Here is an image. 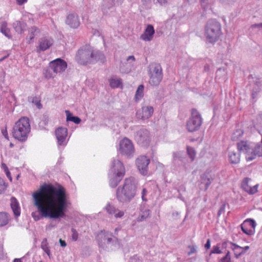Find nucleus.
<instances>
[{"label":"nucleus","instance_id":"obj_12","mask_svg":"<svg viewBox=\"0 0 262 262\" xmlns=\"http://www.w3.org/2000/svg\"><path fill=\"white\" fill-rule=\"evenodd\" d=\"M119 146V151L123 155L130 156L134 152L132 142L126 138H124L120 142Z\"/></svg>","mask_w":262,"mask_h":262},{"label":"nucleus","instance_id":"obj_42","mask_svg":"<svg viewBox=\"0 0 262 262\" xmlns=\"http://www.w3.org/2000/svg\"><path fill=\"white\" fill-rule=\"evenodd\" d=\"M201 5L204 10L210 8L212 2V0H200Z\"/></svg>","mask_w":262,"mask_h":262},{"label":"nucleus","instance_id":"obj_61","mask_svg":"<svg viewBox=\"0 0 262 262\" xmlns=\"http://www.w3.org/2000/svg\"><path fill=\"white\" fill-rule=\"evenodd\" d=\"M130 60H132V61H135V57L133 55L129 56L127 58V60L129 61Z\"/></svg>","mask_w":262,"mask_h":262},{"label":"nucleus","instance_id":"obj_27","mask_svg":"<svg viewBox=\"0 0 262 262\" xmlns=\"http://www.w3.org/2000/svg\"><path fill=\"white\" fill-rule=\"evenodd\" d=\"M10 206L15 217H18L20 214V207L17 200L14 197L10 199Z\"/></svg>","mask_w":262,"mask_h":262},{"label":"nucleus","instance_id":"obj_4","mask_svg":"<svg viewBox=\"0 0 262 262\" xmlns=\"http://www.w3.org/2000/svg\"><path fill=\"white\" fill-rule=\"evenodd\" d=\"M221 25L216 20L209 19L205 27V37L206 41L209 43L217 41L222 35Z\"/></svg>","mask_w":262,"mask_h":262},{"label":"nucleus","instance_id":"obj_17","mask_svg":"<svg viewBox=\"0 0 262 262\" xmlns=\"http://www.w3.org/2000/svg\"><path fill=\"white\" fill-rule=\"evenodd\" d=\"M66 24L73 29L77 28L80 24L78 15L76 13H71L67 15Z\"/></svg>","mask_w":262,"mask_h":262},{"label":"nucleus","instance_id":"obj_47","mask_svg":"<svg viewBox=\"0 0 262 262\" xmlns=\"http://www.w3.org/2000/svg\"><path fill=\"white\" fill-rule=\"evenodd\" d=\"M221 262H231L229 251H228L225 256L221 258Z\"/></svg>","mask_w":262,"mask_h":262},{"label":"nucleus","instance_id":"obj_57","mask_svg":"<svg viewBox=\"0 0 262 262\" xmlns=\"http://www.w3.org/2000/svg\"><path fill=\"white\" fill-rule=\"evenodd\" d=\"M5 172H6V176L10 180H12V178L11 177V173L10 172V171L8 170V168L6 167V169H5Z\"/></svg>","mask_w":262,"mask_h":262},{"label":"nucleus","instance_id":"obj_44","mask_svg":"<svg viewBox=\"0 0 262 262\" xmlns=\"http://www.w3.org/2000/svg\"><path fill=\"white\" fill-rule=\"evenodd\" d=\"M7 187V184L0 178V194L4 193Z\"/></svg>","mask_w":262,"mask_h":262},{"label":"nucleus","instance_id":"obj_18","mask_svg":"<svg viewBox=\"0 0 262 262\" xmlns=\"http://www.w3.org/2000/svg\"><path fill=\"white\" fill-rule=\"evenodd\" d=\"M58 144L59 145L66 144L65 140L67 136L68 130L66 128L59 127L55 131Z\"/></svg>","mask_w":262,"mask_h":262},{"label":"nucleus","instance_id":"obj_21","mask_svg":"<svg viewBox=\"0 0 262 262\" xmlns=\"http://www.w3.org/2000/svg\"><path fill=\"white\" fill-rule=\"evenodd\" d=\"M105 209L110 215H114L116 219L121 218L124 215V212L123 211L116 209L110 203L107 204Z\"/></svg>","mask_w":262,"mask_h":262},{"label":"nucleus","instance_id":"obj_11","mask_svg":"<svg viewBox=\"0 0 262 262\" xmlns=\"http://www.w3.org/2000/svg\"><path fill=\"white\" fill-rule=\"evenodd\" d=\"M67 63L61 58H57L50 62L49 68L55 74L63 72L67 68Z\"/></svg>","mask_w":262,"mask_h":262},{"label":"nucleus","instance_id":"obj_28","mask_svg":"<svg viewBox=\"0 0 262 262\" xmlns=\"http://www.w3.org/2000/svg\"><path fill=\"white\" fill-rule=\"evenodd\" d=\"M229 160L232 164H237L240 161V155L238 152L230 151L228 154Z\"/></svg>","mask_w":262,"mask_h":262},{"label":"nucleus","instance_id":"obj_15","mask_svg":"<svg viewBox=\"0 0 262 262\" xmlns=\"http://www.w3.org/2000/svg\"><path fill=\"white\" fill-rule=\"evenodd\" d=\"M110 172L119 175H125V168L120 160L116 158L113 160Z\"/></svg>","mask_w":262,"mask_h":262},{"label":"nucleus","instance_id":"obj_45","mask_svg":"<svg viewBox=\"0 0 262 262\" xmlns=\"http://www.w3.org/2000/svg\"><path fill=\"white\" fill-rule=\"evenodd\" d=\"M71 232H72V239L73 241H77L78 240V232L77 231V230L72 228L71 229Z\"/></svg>","mask_w":262,"mask_h":262},{"label":"nucleus","instance_id":"obj_7","mask_svg":"<svg viewBox=\"0 0 262 262\" xmlns=\"http://www.w3.org/2000/svg\"><path fill=\"white\" fill-rule=\"evenodd\" d=\"M113 236L112 233L109 231L101 230L99 232L96 236V240L99 247L104 249L108 248L117 240L116 237Z\"/></svg>","mask_w":262,"mask_h":262},{"label":"nucleus","instance_id":"obj_53","mask_svg":"<svg viewBox=\"0 0 262 262\" xmlns=\"http://www.w3.org/2000/svg\"><path fill=\"white\" fill-rule=\"evenodd\" d=\"M251 28L252 29H253V28H262V23L253 24V25H251Z\"/></svg>","mask_w":262,"mask_h":262},{"label":"nucleus","instance_id":"obj_5","mask_svg":"<svg viewBox=\"0 0 262 262\" xmlns=\"http://www.w3.org/2000/svg\"><path fill=\"white\" fill-rule=\"evenodd\" d=\"M237 148L241 152L246 155V159L247 161H252L255 159L257 155H261L262 148L261 146H256L253 147L250 142L247 141H241L237 143Z\"/></svg>","mask_w":262,"mask_h":262},{"label":"nucleus","instance_id":"obj_34","mask_svg":"<svg viewBox=\"0 0 262 262\" xmlns=\"http://www.w3.org/2000/svg\"><path fill=\"white\" fill-rule=\"evenodd\" d=\"M213 179L209 178L207 174H204L201 177V183L204 184L205 186V190H206L211 184Z\"/></svg>","mask_w":262,"mask_h":262},{"label":"nucleus","instance_id":"obj_55","mask_svg":"<svg viewBox=\"0 0 262 262\" xmlns=\"http://www.w3.org/2000/svg\"><path fill=\"white\" fill-rule=\"evenodd\" d=\"M205 248L206 249H208L210 248V239H207L206 243L205 245Z\"/></svg>","mask_w":262,"mask_h":262},{"label":"nucleus","instance_id":"obj_30","mask_svg":"<svg viewBox=\"0 0 262 262\" xmlns=\"http://www.w3.org/2000/svg\"><path fill=\"white\" fill-rule=\"evenodd\" d=\"M230 244L231 245V248L233 251L234 255L236 258H239L242 254L245 253L243 247L233 243H230Z\"/></svg>","mask_w":262,"mask_h":262},{"label":"nucleus","instance_id":"obj_48","mask_svg":"<svg viewBox=\"0 0 262 262\" xmlns=\"http://www.w3.org/2000/svg\"><path fill=\"white\" fill-rule=\"evenodd\" d=\"M222 253V251L220 249V247L217 246H213L212 249L210 252V254H220Z\"/></svg>","mask_w":262,"mask_h":262},{"label":"nucleus","instance_id":"obj_54","mask_svg":"<svg viewBox=\"0 0 262 262\" xmlns=\"http://www.w3.org/2000/svg\"><path fill=\"white\" fill-rule=\"evenodd\" d=\"M4 256L3 245L0 243V258Z\"/></svg>","mask_w":262,"mask_h":262},{"label":"nucleus","instance_id":"obj_20","mask_svg":"<svg viewBox=\"0 0 262 262\" xmlns=\"http://www.w3.org/2000/svg\"><path fill=\"white\" fill-rule=\"evenodd\" d=\"M155 32L153 26L148 25L144 33L141 35L140 39L145 41H150L152 40Z\"/></svg>","mask_w":262,"mask_h":262},{"label":"nucleus","instance_id":"obj_52","mask_svg":"<svg viewBox=\"0 0 262 262\" xmlns=\"http://www.w3.org/2000/svg\"><path fill=\"white\" fill-rule=\"evenodd\" d=\"M225 209V204H223L222 206L220 207V209H219V210L218 211V213H217L218 216L221 215V214L223 212H224Z\"/></svg>","mask_w":262,"mask_h":262},{"label":"nucleus","instance_id":"obj_40","mask_svg":"<svg viewBox=\"0 0 262 262\" xmlns=\"http://www.w3.org/2000/svg\"><path fill=\"white\" fill-rule=\"evenodd\" d=\"M121 84V79H111L110 80V85L112 88H118Z\"/></svg>","mask_w":262,"mask_h":262},{"label":"nucleus","instance_id":"obj_43","mask_svg":"<svg viewBox=\"0 0 262 262\" xmlns=\"http://www.w3.org/2000/svg\"><path fill=\"white\" fill-rule=\"evenodd\" d=\"M43 74L45 77L48 79L53 78L56 75L53 73V71L49 67L48 69L46 70L45 72L43 73Z\"/></svg>","mask_w":262,"mask_h":262},{"label":"nucleus","instance_id":"obj_32","mask_svg":"<svg viewBox=\"0 0 262 262\" xmlns=\"http://www.w3.org/2000/svg\"><path fill=\"white\" fill-rule=\"evenodd\" d=\"M10 215L6 212H0V227L6 225L10 220Z\"/></svg>","mask_w":262,"mask_h":262},{"label":"nucleus","instance_id":"obj_51","mask_svg":"<svg viewBox=\"0 0 262 262\" xmlns=\"http://www.w3.org/2000/svg\"><path fill=\"white\" fill-rule=\"evenodd\" d=\"M220 1L224 4H231L234 3L235 0H220Z\"/></svg>","mask_w":262,"mask_h":262},{"label":"nucleus","instance_id":"obj_24","mask_svg":"<svg viewBox=\"0 0 262 262\" xmlns=\"http://www.w3.org/2000/svg\"><path fill=\"white\" fill-rule=\"evenodd\" d=\"M123 0H104L102 5V9L104 12H107V10L112 8L113 7L119 6Z\"/></svg>","mask_w":262,"mask_h":262},{"label":"nucleus","instance_id":"obj_6","mask_svg":"<svg viewBox=\"0 0 262 262\" xmlns=\"http://www.w3.org/2000/svg\"><path fill=\"white\" fill-rule=\"evenodd\" d=\"M203 119L201 114L195 108L191 110V116L186 123V128L189 132H193L198 130L201 126Z\"/></svg>","mask_w":262,"mask_h":262},{"label":"nucleus","instance_id":"obj_36","mask_svg":"<svg viewBox=\"0 0 262 262\" xmlns=\"http://www.w3.org/2000/svg\"><path fill=\"white\" fill-rule=\"evenodd\" d=\"M13 26L18 33H21L25 29V25L19 21L13 23Z\"/></svg>","mask_w":262,"mask_h":262},{"label":"nucleus","instance_id":"obj_56","mask_svg":"<svg viewBox=\"0 0 262 262\" xmlns=\"http://www.w3.org/2000/svg\"><path fill=\"white\" fill-rule=\"evenodd\" d=\"M137 259H138V257L137 256H134L130 258V262H140L139 259L137 260Z\"/></svg>","mask_w":262,"mask_h":262},{"label":"nucleus","instance_id":"obj_9","mask_svg":"<svg viewBox=\"0 0 262 262\" xmlns=\"http://www.w3.org/2000/svg\"><path fill=\"white\" fill-rule=\"evenodd\" d=\"M152 70H150L149 82L151 85L157 86L161 81L163 78L162 69L159 64H154L151 66Z\"/></svg>","mask_w":262,"mask_h":262},{"label":"nucleus","instance_id":"obj_33","mask_svg":"<svg viewBox=\"0 0 262 262\" xmlns=\"http://www.w3.org/2000/svg\"><path fill=\"white\" fill-rule=\"evenodd\" d=\"M65 113L67 115V121H72L76 124H79L81 122V119L79 117L73 116L69 111L66 110Z\"/></svg>","mask_w":262,"mask_h":262},{"label":"nucleus","instance_id":"obj_64","mask_svg":"<svg viewBox=\"0 0 262 262\" xmlns=\"http://www.w3.org/2000/svg\"><path fill=\"white\" fill-rule=\"evenodd\" d=\"M13 262H22L19 258H15L13 260Z\"/></svg>","mask_w":262,"mask_h":262},{"label":"nucleus","instance_id":"obj_25","mask_svg":"<svg viewBox=\"0 0 262 262\" xmlns=\"http://www.w3.org/2000/svg\"><path fill=\"white\" fill-rule=\"evenodd\" d=\"M251 180L248 178H245L242 183L243 188L249 194H254L257 191V185L251 186L249 185V182Z\"/></svg>","mask_w":262,"mask_h":262},{"label":"nucleus","instance_id":"obj_26","mask_svg":"<svg viewBox=\"0 0 262 262\" xmlns=\"http://www.w3.org/2000/svg\"><path fill=\"white\" fill-rule=\"evenodd\" d=\"M124 176L119 175L116 173L110 172V185L112 188L116 187L121 181Z\"/></svg>","mask_w":262,"mask_h":262},{"label":"nucleus","instance_id":"obj_29","mask_svg":"<svg viewBox=\"0 0 262 262\" xmlns=\"http://www.w3.org/2000/svg\"><path fill=\"white\" fill-rule=\"evenodd\" d=\"M39 33V30L36 27L33 26L29 29V33L26 37V40L30 43V41Z\"/></svg>","mask_w":262,"mask_h":262},{"label":"nucleus","instance_id":"obj_63","mask_svg":"<svg viewBox=\"0 0 262 262\" xmlns=\"http://www.w3.org/2000/svg\"><path fill=\"white\" fill-rule=\"evenodd\" d=\"M243 250L245 251V253L249 249V246H247L244 247H243Z\"/></svg>","mask_w":262,"mask_h":262},{"label":"nucleus","instance_id":"obj_13","mask_svg":"<svg viewBox=\"0 0 262 262\" xmlns=\"http://www.w3.org/2000/svg\"><path fill=\"white\" fill-rule=\"evenodd\" d=\"M150 163V159L145 156H141L136 160V165L140 172L144 176L148 173V165Z\"/></svg>","mask_w":262,"mask_h":262},{"label":"nucleus","instance_id":"obj_1","mask_svg":"<svg viewBox=\"0 0 262 262\" xmlns=\"http://www.w3.org/2000/svg\"><path fill=\"white\" fill-rule=\"evenodd\" d=\"M34 205L42 217L58 219L66 216L68 201L65 188L44 184L32 195Z\"/></svg>","mask_w":262,"mask_h":262},{"label":"nucleus","instance_id":"obj_19","mask_svg":"<svg viewBox=\"0 0 262 262\" xmlns=\"http://www.w3.org/2000/svg\"><path fill=\"white\" fill-rule=\"evenodd\" d=\"M92 53V63L100 61L101 63H104L106 61V57L104 54L98 50H93L91 48Z\"/></svg>","mask_w":262,"mask_h":262},{"label":"nucleus","instance_id":"obj_2","mask_svg":"<svg viewBox=\"0 0 262 262\" xmlns=\"http://www.w3.org/2000/svg\"><path fill=\"white\" fill-rule=\"evenodd\" d=\"M137 183L133 177L125 179L122 187L116 190V198L121 203L129 202L136 195Z\"/></svg>","mask_w":262,"mask_h":262},{"label":"nucleus","instance_id":"obj_58","mask_svg":"<svg viewBox=\"0 0 262 262\" xmlns=\"http://www.w3.org/2000/svg\"><path fill=\"white\" fill-rule=\"evenodd\" d=\"M59 243L60 246L62 247H65L67 246L66 242L62 240L61 238L59 239Z\"/></svg>","mask_w":262,"mask_h":262},{"label":"nucleus","instance_id":"obj_49","mask_svg":"<svg viewBox=\"0 0 262 262\" xmlns=\"http://www.w3.org/2000/svg\"><path fill=\"white\" fill-rule=\"evenodd\" d=\"M197 246H189L188 248L190 249V251L188 252V255L195 253L197 252Z\"/></svg>","mask_w":262,"mask_h":262},{"label":"nucleus","instance_id":"obj_8","mask_svg":"<svg viewBox=\"0 0 262 262\" xmlns=\"http://www.w3.org/2000/svg\"><path fill=\"white\" fill-rule=\"evenodd\" d=\"M75 60L81 65L92 64L91 47L85 46L79 49L76 53Z\"/></svg>","mask_w":262,"mask_h":262},{"label":"nucleus","instance_id":"obj_35","mask_svg":"<svg viewBox=\"0 0 262 262\" xmlns=\"http://www.w3.org/2000/svg\"><path fill=\"white\" fill-rule=\"evenodd\" d=\"M1 31L8 38H9L11 37L10 30L7 28V23L6 21H3L2 23L1 26Z\"/></svg>","mask_w":262,"mask_h":262},{"label":"nucleus","instance_id":"obj_3","mask_svg":"<svg viewBox=\"0 0 262 262\" xmlns=\"http://www.w3.org/2000/svg\"><path fill=\"white\" fill-rule=\"evenodd\" d=\"M30 131L31 126L29 118L27 117H22L14 125L12 135L15 139L24 142L27 140Z\"/></svg>","mask_w":262,"mask_h":262},{"label":"nucleus","instance_id":"obj_14","mask_svg":"<svg viewBox=\"0 0 262 262\" xmlns=\"http://www.w3.org/2000/svg\"><path fill=\"white\" fill-rule=\"evenodd\" d=\"M256 225V224L254 220L247 219L241 225V227L244 233L248 235H252L254 233Z\"/></svg>","mask_w":262,"mask_h":262},{"label":"nucleus","instance_id":"obj_50","mask_svg":"<svg viewBox=\"0 0 262 262\" xmlns=\"http://www.w3.org/2000/svg\"><path fill=\"white\" fill-rule=\"evenodd\" d=\"M141 193H142V195H141L142 200L145 202L147 201V199L146 198V196L147 194V190H146V189L143 188Z\"/></svg>","mask_w":262,"mask_h":262},{"label":"nucleus","instance_id":"obj_22","mask_svg":"<svg viewBox=\"0 0 262 262\" xmlns=\"http://www.w3.org/2000/svg\"><path fill=\"white\" fill-rule=\"evenodd\" d=\"M53 43V40L48 37L42 38L39 40L38 50L44 51L49 49Z\"/></svg>","mask_w":262,"mask_h":262},{"label":"nucleus","instance_id":"obj_37","mask_svg":"<svg viewBox=\"0 0 262 262\" xmlns=\"http://www.w3.org/2000/svg\"><path fill=\"white\" fill-rule=\"evenodd\" d=\"M41 248L43 251L50 257V250L48 247V243L47 238H44L41 244Z\"/></svg>","mask_w":262,"mask_h":262},{"label":"nucleus","instance_id":"obj_41","mask_svg":"<svg viewBox=\"0 0 262 262\" xmlns=\"http://www.w3.org/2000/svg\"><path fill=\"white\" fill-rule=\"evenodd\" d=\"M243 135V131L241 129H237L232 135L231 139L233 141H236Z\"/></svg>","mask_w":262,"mask_h":262},{"label":"nucleus","instance_id":"obj_38","mask_svg":"<svg viewBox=\"0 0 262 262\" xmlns=\"http://www.w3.org/2000/svg\"><path fill=\"white\" fill-rule=\"evenodd\" d=\"M143 90H144V86L143 85H139L136 93L135 95V99L136 101H138L141 99V98L143 96Z\"/></svg>","mask_w":262,"mask_h":262},{"label":"nucleus","instance_id":"obj_60","mask_svg":"<svg viewBox=\"0 0 262 262\" xmlns=\"http://www.w3.org/2000/svg\"><path fill=\"white\" fill-rule=\"evenodd\" d=\"M27 0H16L17 4L19 5H21L25 2H26Z\"/></svg>","mask_w":262,"mask_h":262},{"label":"nucleus","instance_id":"obj_10","mask_svg":"<svg viewBox=\"0 0 262 262\" xmlns=\"http://www.w3.org/2000/svg\"><path fill=\"white\" fill-rule=\"evenodd\" d=\"M135 139L139 145L147 147L150 142V133L146 128H140L136 132Z\"/></svg>","mask_w":262,"mask_h":262},{"label":"nucleus","instance_id":"obj_59","mask_svg":"<svg viewBox=\"0 0 262 262\" xmlns=\"http://www.w3.org/2000/svg\"><path fill=\"white\" fill-rule=\"evenodd\" d=\"M32 216L35 221L39 220L40 219V217L38 215H36L35 213L33 212L32 213Z\"/></svg>","mask_w":262,"mask_h":262},{"label":"nucleus","instance_id":"obj_16","mask_svg":"<svg viewBox=\"0 0 262 262\" xmlns=\"http://www.w3.org/2000/svg\"><path fill=\"white\" fill-rule=\"evenodd\" d=\"M153 113L154 108L152 106H144L137 111L136 117L138 119L145 120L149 118L152 115Z\"/></svg>","mask_w":262,"mask_h":262},{"label":"nucleus","instance_id":"obj_31","mask_svg":"<svg viewBox=\"0 0 262 262\" xmlns=\"http://www.w3.org/2000/svg\"><path fill=\"white\" fill-rule=\"evenodd\" d=\"M150 210L147 208L142 209L141 210V213L137 218L138 222H142L150 216Z\"/></svg>","mask_w":262,"mask_h":262},{"label":"nucleus","instance_id":"obj_46","mask_svg":"<svg viewBox=\"0 0 262 262\" xmlns=\"http://www.w3.org/2000/svg\"><path fill=\"white\" fill-rule=\"evenodd\" d=\"M1 133L3 136L5 137V138H6L7 140L9 139V135L7 132V127L6 125L1 127Z\"/></svg>","mask_w":262,"mask_h":262},{"label":"nucleus","instance_id":"obj_39","mask_svg":"<svg viewBox=\"0 0 262 262\" xmlns=\"http://www.w3.org/2000/svg\"><path fill=\"white\" fill-rule=\"evenodd\" d=\"M187 152L188 156L191 159V161H193L194 160L196 155V152L194 149L192 147L188 146L187 147Z\"/></svg>","mask_w":262,"mask_h":262},{"label":"nucleus","instance_id":"obj_23","mask_svg":"<svg viewBox=\"0 0 262 262\" xmlns=\"http://www.w3.org/2000/svg\"><path fill=\"white\" fill-rule=\"evenodd\" d=\"M172 164L176 167H180L183 163L185 164L186 158L183 156L181 152L173 153Z\"/></svg>","mask_w":262,"mask_h":262},{"label":"nucleus","instance_id":"obj_62","mask_svg":"<svg viewBox=\"0 0 262 262\" xmlns=\"http://www.w3.org/2000/svg\"><path fill=\"white\" fill-rule=\"evenodd\" d=\"M143 5H146L150 3V0H141Z\"/></svg>","mask_w":262,"mask_h":262}]
</instances>
